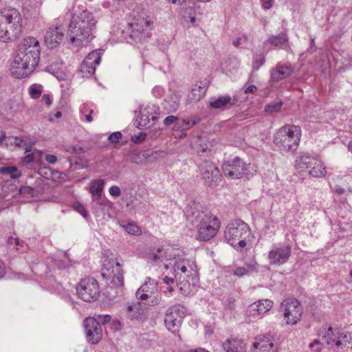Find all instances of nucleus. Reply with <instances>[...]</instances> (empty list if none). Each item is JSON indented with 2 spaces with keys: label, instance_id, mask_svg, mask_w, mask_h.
Instances as JSON below:
<instances>
[{
  "label": "nucleus",
  "instance_id": "nucleus-1",
  "mask_svg": "<svg viewBox=\"0 0 352 352\" xmlns=\"http://www.w3.org/2000/svg\"><path fill=\"white\" fill-rule=\"evenodd\" d=\"M40 53V44L36 38H24L19 46L12 65V74L18 78L28 76L38 65Z\"/></svg>",
  "mask_w": 352,
  "mask_h": 352
},
{
  "label": "nucleus",
  "instance_id": "nucleus-2",
  "mask_svg": "<svg viewBox=\"0 0 352 352\" xmlns=\"http://www.w3.org/2000/svg\"><path fill=\"white\" fill-rule=\"evenodd\" d=\"M93 14L82 11L79 14H74L70 21L68 35L70 41L76 46L86 45L94 38L93 30L96 26Z\"/></svg>",
  "mask_w": 352,
  "mask_h": 352
},
{
  "label": "nucleus",
  "instance_id": "nucleus-3",
  "mask_svg": "<svg viewBox=\"0 0 352 352\" xmlns=\"http://www.w3.org/2000/svg\"><path fill=\"white\" fill-rule=\"evenodd\" d=\"M22 19L15 8H4L0 11V41L7 43L16 39L21 32Z\"/></svg>",
  "mask_w": 352,
  "mask_h": 352
},
{
  "label": "nucleus",
  "instance_id": "nucleus-4",
  "mask_svg": "<svg viewBox=\"0 0 352 352\" xmlns=\"http://www.w3.org/2000/svg\"><path fill=\"white\" fill-rule=\"evenodd\" d=\"M301 129L293 124H286L280 128L274 136V144L281 151H294L298 147Z\"/></svg>",
  "mask_w": 352,
  "mask_h": 352
},
{
  "label": "nucleus",
  "instance_id": "nucleus-5",
  "mask_svg": "<svg viewBox=\"0 0 352 352\" xmlns=\"http://www.w3.org/2000/svg\"><path fill=\"white\" fill-rule=\"evenodd\" d=\"M173 272L179 290L186 295L190 291V285L196 283L197 271L189 261L179 258L174 261Z\"/></svg>",
  "mask_w": 352,
  "mask_h": 352
},
{
  "label": "nucleus",
  "instance_id": "nucleus-6",
  "mask_svg": "<svg viewBox=\"0 0 352 352\" xmlns=\"http://www.w3.org/2000/svg\"><path fill=\"white\" fill-rule=\"evenodd\" d=\"M250 226L243 221L236 219L228 224L224 231L226 241L236 250L247 245L246 239L250 235Z\"/></svg>",
  "mask_w": 352,
  "mask_h": 352
},
{
  "label": "nucleus",
  "instance_id": "nucleus-7",
  "mask_svg": "<svg viewBox=\"0 0 352 352\" xmlns=\"http://www.w3.org/2000/svg\"><path fill=\"white\" fill-rule=\"evenodd\" d=\"M197 217L199 224L197 238L201 241H209L217 234L221 223L216 216L204 212L199 213Z\"/></svg>",
  "mask_w": 352,
  "mask_h": 352
},
{
  "label": "nucleus",
  "instance_id": "nucleus-8",
  "mask_svg": "<svg viewBox=\"0 0 352 352\" xmlns=\"http://www.w3.org/2000/svg\"><path fill=\"white\" fill-rule=\"evenodd\" d=\"M322 340L335 352H344L352 342V333L336 331L329 327L322 336Z\"/></svg>",
  "mask_w": 352,
  "mask_h": 352
},
{
  "label": "nucleus",
  "instance_id": "nucleus-9",
  "mask_svg": "<svg viewBox=\"0 0 352 352\" xmlns=\"http://www.w3.org/2000/svg\"><path fill=\"white\" fill-rule=\"evenodd\" d=\"M201 179L205 185L214 188L221 181V174L217 166L208 160H202L198 166Z\"/></svg>",
  "mask_w": 352,
  "mask_h": 352
},
{
  "label": "nucleus",
  "instance_id": "nucleus-10",
  "mask_svg": "<svg viewBox=\"0 0 352 352\" xmlns=\"http://www.w3.org/2000/svg\"><path fill=\"white\" fill-rule=\"evenodd\" d=\"M101 275L116 287H122L124 285V277L121 265L116 261L105 260L101 270Z\"/></svg>",
  "mask_w": 352,
  "mask_h": 352
},
{
  "label": "nucleus",
  "instance_id": "nucleus-11",
  "mask_svg": "<svg viewBox=\"0 0 352 352\" xmlns=\"http://www.w3.org/2000/svg\"><path fill=\"white\" fill-rule=\"evenodd\" d=\"M280 309L283 312L287 324H296L300 320L302 316V309L298 300L287 298L281 302Z\"/></svg>",
  "mask_w": 352,
  "mask_h": 352
},
{
  "label": "nucleus",
  "instance_id": "nucleus-12",
  "mask_svg": "<svg viewBox=\"0 0 352 352\" xmlns=\"http://www.w3.org/2000/svg\"><path fill=\"white\" fill-rule=\"evenodd\" d=\"M76 292L79 297L85 302L95 300L100 294L98 281L90 277L82 279L76 287Z\"/></svg>",
  "mask_w": 352,
  "mask_h": 352
},
{
  "label": "nucleus",
  "instance_id": "nucleus-13",
  "mask_svg": "<svg viewBox=\"0 0 352 352\" xmlns=\"http://www.w3.org/2000/svg\"><path fill=\"white\" fill-rule=\"evenodd\" d=\"M250 164L236 157L222 165L223 174L231 179H240L249 173Z\"/></svg>",
  "mask_w": 352,
  "mask_h": 352
},
{
  "label": "nucleus",
  "instance_id": "nucleus-14",
  "mask_svg": "<svg viewBox=\"0 0 352 352\" xmlns=\"http://www.w3.org/2000/svg\"><path fill=\"white\" fill-rule=\"evenodd\" d=\"M185 312L184 307L181 305H173L167 309L164 322L168 331L173 333L178 331Z\"/></svg>",
  "mask_w": 352,
  "mask_h": 352
},
{
  "label": "nucleus",
  "instance_id": "nucleus-15",
  "mask_svg": "<svg viewBox=\"0 0 352 352\" xmlns=\"http://www.w3.org/2000/svg\"><path fill=\"white\" fill-rule=\"evenodd\" d=\"M101 60L100 54L98 50L89 53L80 64L79 72L82 77H89L95 73L96 65Z\"/></svg>",
  "mask_w": 352,
  "mask_h": 352
},
{
  "label": "nucleus",
  "instance_id": "nucleus-16",
  "mask_svg": "<svg viewBox=\"0 0 352 352\" xmlns=\"http://www.w3.org/2000/svg\"><path fill=\"white\" fill-rule=\"evenodd\" d=\"M84 326L87 341L93 344L98 343L102 338V329L96 318H87Z\"/></svg>",
  "mask_w": 352,
  "mask_h": 352
},
{
  "label": "nucleus",
  "instance_id": "nucleus-17",
  "mask_svg": "<svg viewBox=\"0 0 352 352\" xmlns=\"http://www.w3.org/2000/svg\"><path fill=\"white\" fill-rule=\"evenodd\" d=\"M291 256V248L289 245L274 247L268 254V260L271 265H282L286 263Z\"/></svg>",
  "mask_w": 352,
  "mask_h": 352
},
{
  "label": "nucleus",
  "instance_id": "nucleus-18",
  "mask_svg": "<svg viewBox=\"0 0 352 352\" xmlns=\"http://www.w3.org/2000/svg\"><path fill=\"white\" fill-rule=\"evenodd\" d=\"M125 313L131 320L143 322L147 319V308L139 301L127 303Z\"/></svg>",
  "mask_w": 352,
  "mask_h": 352
},
{
  "label": "nucleus",
  "instance_id": "nucleus-19",
  "mask_svg": "<svg viewBox=\"0 0 352 352\" xmlns=\"http://www.w3.org/2000/svg\"><path fill=\"white\" fill-rule=\"evenodd\" d=\"M278 347L269 335L258 336L253 343L252 352H277Z\"/></svg>",
  "mask_w": 352,
  "mask_h": 352
},
{
  "label": "nucleus",
  "instance_id": "nucleus-20",
  "mask_svg": "<svg viewBox=\"0 0 352 352\" xmlns=\"http://www.w3.org/2000/svg\"><path fill=\"white\" fill-rule=\"evenodd\" d=\"M158 117L156 115V109L154 106L146 107L144 109H141L138 116V127H151Z\"/></svg>",
  "mask_w": 352,
  "mask_h": 352
},
{
  "label": "nucleus",
  "instance_id": "nucleus-21",
  "mask_svg": "<svg viewBox=\"0 0 352 352\" xmlns=\"http://www.w3.org/2000/svg\"><path fill=\"white\" fill-rule=\"evenodd\" d=\"M63 35V30L61 27L52 26L45 35V43L48 47L54 48L61 43Z\"/></svg>",
  "mask_w": 352,
  "mask_h": 352
},
{
  "label": "nucleus",
  "instance_id": "nucleus-22",
  "mask_svg": "<svg viewBox=\"0 0 352 352\" xmlns=\"http://www.w3.org/2000/svg\"><path fill=\"white\" fill-rule=\"evenodd\" d=\"M274 302L269 299L259 300L251 304L247 310L250 316H256L263 315L269 311L273 307Z\"/></svg>",
  "mask_w": 352,
  "mask_h": 352
},
{
  "label": "nucleus",
  "instance_id": "nucleus-23",
  "mask_svg": "<svg viewBox=\"0 0 352 352\" xmlns=\"http://www.w3.org/2000/svg\"><path fill=\"white\" fill-rule=\"evenodd\" d=\"M236 102V99L230 96H221L218 98H212L210 105L215 109H225L233 106Z\"/></svg>",
  "mask_w": 352,
  "mask_h": 352
},
{
  "label": "nucleus",
  "instance_id": "nucleus-24",
  "mask_svg": "<svg viewBox=\"0 0 352 352\" xmlns=\"http://www.w3.org/2000/svg\"><path fill=\"white\" fill-rule=\"evenodd\" d=\"M157 287L154 281H151V278H148V281H146L137 291L136 297L138 300L144 301L146 297L148 295L153 294L157 291Z\"/></svg>",
  "mask_w": 352,
  "mask_h": 352
},
{
  "label": "nucleus",
  "instance_id": "nucleus-25",
  "mask_svg": "<svg viewBox=\"0 0 352 352\" xmlns=\"http://www.w3.org/2000/svg\"><path fill=\"white\" fill-rule=\"evenodd\" d=\"M206 91V88L201 83L195 85L187 96V103L190 104L199 102L204 97Z\"/></svg>",
  "mask_w": 352,
  "mask_h": 352
},
{
  "label": "nucleus",
  "instance_id": "nucleus-26",
  "mask_svg": "<svg viewBox=\"0 0 352 352\" xmlns=\"http://www.w3.org/2000/svg\"><path fill=\"white\" fill-rule=\"evenodd\" d=\"M315 158L309 155H300L295 162V168L300 173L309 172Z\"/></svg>",
  "mask_w": 352,
  "mask_h": 352
},
{
  "label": "nucleus",
  "instance_id": "nucleus-27",
  "mask_svg": "<svg viewBox=\"0 0 352 352\" xmlns=\"http://www.w3.org/2000/svg\"><path fill=\"white\" fill-rule=\"evenodd\" d=\"M288 41L287 35L285 33H281L276 36H270L268 39L265 41V43H270L273 46L280 47L289 51L290 50V47L288 44Z\"/></svg>",
  "mask_w": 352,
  "mask_h": 352
},
{
  "label": "nucleus",
  "instance_id": "nucleus-28",
  "mask_svg": "<svg viewBox=\"0 0 352 352\" xmlns=\"http://www.w3.org/2000/svg\"><path fill=\"white\" fill-rule=\"evenodd\" d=\"M223 350L226 352H245V344L238 339H228L223 344Z\"/></svg>",
  "mask_w": 352,
  "mask_h": 352
},
{
  "label": "nucleus",
  "instance_id": "nucleus-29",
  "mask_svg": "<svg viewBox=\"0 0 352 352\" xmlns=\"http://www.w3.org/2000/svg\"><path fill=\"white\" fill-rule=\"evenodd\" d=\"M104 180L96 179L94 180L90 184V192L92 195V199L94 201H98L99 204H103L104 200L101 199V193L104 187Z\"/></svg>",
  "mask_w": 352,
  "mask_h": 352
},
{
  "label": "nucleus",
  "instance_id": "nucleus-30",
  "mask_svg": "<svg viewBox=\"0 0 352 352\" xmlns=\"http://www.w3.org/2000/svg\"><path fill=\"white\" fill-rule=\"evenodd\" d=\"M308 173L313 177H323L327 174V170L324 164L315 158Z\"/></svg>",
  "mask_w": 352,
  "mask_h": 352
},
{
  "label": "nucleus",
  "instance_id": "nucleus-31",
  "mask_svg": "<svg viewBox=\"0 0 352 352\" xmlns=\"http://www.w3.org/2000/svg\"><path fill=\"white\" fill-rule=\"evenodd\" d=\"M120 226L130 234L138 236L142 233L140 228L133 221H128L126 223L120 224Z\"/></svg>",
  "mask_w": 352,
  "mask_h": 352
},
{
  "label": "nucleus",
  "instance_id": "nucleus-32",
  "mask_svg": "<svg viewBox=\"0 0 352 352\" xmlns=\"http://www.w3.org/2000/svg\"><path fill=\"white\" fill-rule=\"evenodd\" d=\"M162 300V296L159 290L155 292L153 294L148 295L145 298V304L147 305L155 306L159 305Z\"/></svg>",
  "mask_w": 352,
  "mask_h": 352
},
{
  "label": "nucleus",
  "instance_id": "nucleus-33",
  "mask_svg": "<svg viewBox=\"0 0 352 352\" xmlns=\"http://www.w3.org/2000/svg\"><path fill=\"white\" fill-rule=\"evenodd\" d=\"M150 21L142 19L140 21V22H135L131 24V27L133 28V32L136 31L138 33L142 34L146 28L150 27Z\"/></svg>",
  "mask_w": 352,
  "mask_h": 352
},
{
  "label": "nucleus",
  "instance_id": "nucleus-34",
  "mask_svg": "<svg viewBox=\"0 0 352 352\" xmlns=\"http://www.w3.org/2000/svg\"><path fill=\"white\" fill-rule=\"evenodd\" d=\"M0 173L3 175H9L12 179L19 177L21 174L15 166H3L0 168Z\"/></svg>",
  "mask_w": 352,
  "mask_h": 352
},
{
  "label": "nucleus",
  "instance_id": "nucleus-35",
  "mask_svg": "<svg viewBox=\"0 0 352 352\" xmlns=\"http://www.w3.org/2000/svg\"><path fill=\"white\" fill-rule=\"evenodd\" d=\"M279 74L283 78H285L292 75L293 73V69L289 66L286 65H277L276 67Z\"/></svg>",
  "mask_w": 352,
  "mask_h": 352
},
{
  "label": "nucleus",
  "instance_id": "nucleus-36",
  "mask_svg": "<svg viewBox=\"0 0 352 352\" xmlns=\"http://www.w3.org/2000/svg\"><path fill=\"white\" fill-rule=\"evenodd\" d=\"M265 59L263 55H256L252 62V70L254 72L258 70L260 67L265 63Z\"/></svg>",
  "mask_w": 352,
  "mask_h": 352
},
{
  "label": "nucleus",
  "instance_id": "nucleus-37",
  "mask_svg": "<svg viewBox=\"0 0 352 352\" xmlns=\"http://www.w3.org/2000/svg\"><path fill=\"white\" fill-rule=\"evenodd\" d=\"M282 105L283 103L280 101L275 103L269 104L265 107V111L269 113L278 112L280 110Z\"/></svg>",
  "mask_w": 352,
  "mask_h": 352
},
{
  "label": "nucleus",
  "instance_id": "nucleus-38",
  "mask_svg": "<svg viewBox=\"0 0 352 352\" xmlns=\"http://www.w3.org/2000/svg\"><path fill=\"white\" fill-rule=\"evenodd\" d=\"M42 92L41 86L32 85L29 88V94L32 98H38Z\"/></svg>",
  "mask_w": 352,
  "mask_h": 352
},
{
  "label": "nucleus",
  "instance_id": "nucleus-39",
  "mask_svg": "<svg viewBox=\"0 0 352 352\" xmlns=\"http://www.w3.org/2000/svg\"><path fill=\"white\" fill-rule=\"evenodd\" d=\"M254 270H255V267L253 265H248V269H246L244 267H239L236 268L234 271V274L238 276H243L247 274L248 270L252 271Z\"/></svg>",
  "mask_w": 352,
  "mask_h": 352
},
{
  "label": "nucleus",
  "instance_id": "nucleus-40",
  "mask_svg": "<svg viewBox=\"0 0 352 352\" xmlns=\"http://www.w3.org/2000/svg\"><path fill=\"white\" fill-rule=\"evenodd\" d=\"M94 318H96V321L101 326V324H105L109 322L111 320V316L109 314L106 315H95Z\"/></svg>",
  "mask_w": 352,
  "mask_h": 352
},
{
  "label": "nucleus",
  "instance_id": "nucleus-41",
  "mask_svg": "<svg viewBox=\"0 0 352 352\" xmlns=\"http://www.w3.org/2000/svg\"><path fill=\"white\" fill-rule=\"evenodd\" d=\"M309 348L314 352H320L322 350V344L318 340H314L309 344Z\"/></svg>",
  "mask_w": 352,
  "mask_h": 352
},
{
  "label": "nucleus",
  "instance_id": "nucleus-42",
  "mask_svg": "<svg viewBox=\"0 0 352 352\" xmlns=\"http://www.w3.org/2000/svg\"><path fill=\"white\" fill-rule=\"evenodd\" d=\"M122 138V133L119 131L112 133L108 137V140L113 143L118 142Z\"/></svg>",
  "mask_w": 352,
  "mask_h": 352
},
{
  "label": "nucleus",
  "instance_id": "nucleus-43",
  "mask_svg": "<svg viewBox=\"0 0 352 352\" xmlns=\"http://www.w3.org/2000/svg\"><path fill=\"white\" fill-rule=\"evenodd\" d=\"M271 78L274 82H278L283 79L276 68L271 70Z\"/></svg>",
  "mask_w": 352,
  "mask_h": 352
},
{
  "label": "nucleus",
  "instance_id": "nucleus-44",
  "mask_svg": "<svg viewBox=\"0 0 352 352\" xmlns=\"http://www.w3.org/2000/svg\"><path fill=\"white\" fill-rule=\"evenodd\" d=\"M109 194L113 197H119L121 195V190L117 186H113L109 188Z\"/></svg>",
  "mask_w": 352,
  "mask_h": 352
},
{
  "label": "nucleus",
  "instance_id": "nucleus-45",
  "mask_svg": "<svg viewBox=\"0 0 352 352\" xmlns=\"http://www.w3.org/2000/svg\"><path fill=\"white\" fill-rule=\"evenodd\" d=\"M75 209L85 218L87 217V212L85 207L80 204H75Z\"/></svg>",
  "mask_w": 352,
  "mask_h": 352
},
{
  "label": "nucleus",
  "instance_id": "nucleus-46",
  "mask_svg": "<svg viewBox=\"0 0 352 352\" xmlns=\"http://www.w3.org/2000/svg\"><path fill=\"white\" fill-rule=\"evenodd\" d=\"M13 139H14V142H11V144H13L16 146L21 147V148L23 147V144L25 143V142L26 140V139L25 138H19L15 137Z\"/></svg>",
  "mask_w": 352,
  "mask_h": 352
},
{
  "label": "nucleus",
  "instance_id": "nucleus-47",
  "mask_svg": "<svg viewBox=\"0 0 352 352\" xmlns=\"http://www.w3.org/2000/svg\"><path fill=\"white\" fill-rule=\"evenodd\" d=\"M177 120L178 118L177 116H168L164 120V124L166 126H169Z\"/></svg>",
  "mask_w": 352,
  "mask_h": 352
},
{
  "label": "nucleus",
  "instance_id": "nucleus-48",
  "mask_svg": "<svg viewBox=\"0 0 352 352\" xmlns=\"http://www.w3.org/2000/svg\"><path fill=\"white\" fill-rule=\"evenodd\" d=\"M146 138V133L141 132L138 135L133 136L131 140L135 143L141 142Z\"/></svg>",
  "mask_w": 352,
  "mask_h": 352
},
{
  "label": "nucleus",
  "instance_id": "nucleus-49",
  "mask_svg": "<svg viewBox=\"0 0 352 352\" xmlns=\"http://www.w3.org/2000/svg\"><path fill=\"white\" fill-rule=\"evenodd\" d=\"M178 125V127H181L182 128L183 130H187L188 129H190V127H192V126L190 125V119H184L182 120V125H179V124H177Z\"/></svg>",
  "mask_w": 352,
  "mask_h": 352
},
{
  "label": "nucleus",
  "instance_id": "nucleus-50",
  "mask_svg": "<svg viewBox=\"0 0 352 352\" xmlns=\"http://www.w3.org/2000/svg\"><path fill=\"white\" fill-rule=\"evenodd\" d=\"M71 149H72V153L75 154H82L85 152V150L83 147L78 145L71 146Z\"/></svg>",
  "mask_w": 352,
  "mask_h": 352
},
{
  "label": "nucleus",
  "instance_id": "nucleus-51",
  "mask_svg": "<svg viewBox=\"0 0 352 352\" xmlns=\"http://www.w3.org/2000/svg\"><path fill=\"white\" fill-rule=\"evenodd\" d=\"M340 227L344 230L352 229V223H349L346 219H343V221H340Z\"/></svg>",
  "mask_w": 352,
  "mask_h": 352
},
{
  "label": "nucleus",
  "instance_id": "nucleus-52",
  "mask_svg": "<svg viewBox=\"0 0 352 352\" xmlns=\"http://www.w3.org/2000/svg\"><path fill=\"white\" fill-rule=\"evenodd\" d=\"M45 160L48 163L54 164H55L56 162L57 158H56V157L55 155L49 154V155H47L45 156Z\"/></svg>",
  "mask_w": 352,
  "mask_h": 352
},
{
  "label": "nucleus",
  "instance_id": "nucleus-53",
  "mask_svg": "<svg viewBox=\"0 0 352 352\" xmlns=\"http://www.w3.org/2000/svg\"><path fill=\"white\" fill-rule=\"evenodd\" d=\"M197 153L200 155H204V153L208 154L210 153V151L208 150L207 147H204L201 145H200V147L197 150Z\"/></svg>",
  "mask_w": 352,
  "mask_h": 352
},
{
  "label": "nucleus",
  "instance_id": "nucleus-54",
  "mask_svg": "<svg viewBox=\"0 0 352 352\" xmlns=\"http://www.w3.org/2000/svg\"><path fill=\"white\" fill-rule=\"evenodd\" d=\"M22 148L25 149L26 153L30 152L32 150V144L28 142L26 140Z\"/></svg>",
  "mask_w": 352,
  "mask_h": 352
},
{
  "label": "nucleus",
  "instance_id": "nucleus-55",
  "mask_svg": "<svg viewBox=\"0 0 352 352\" xmlns=\"http://www.w3.org/2000/svg\"><path fill=\"white\" fill-rule=\"evenodd\" d=\"M256 89H257L256 87L254 85H252L248 86L245 89L244 92L245 94H254L256 91Z\"/></svg>",
  "mask_w": 352,
  "mask_h": 352
},
{
  "label": "nucleus",
  "instance_id": "nucleus-56",
  "mask_svg": "<svg viewBox=\"0 0 352 352\" xmlns=\"http://www.w3.org/2000/svg\"><path fill=\"white\" fill-rule=\"evenodd\" d=\"M272 0H262V6L265 9H270L272 8Z\"/></svg>",
  "mask_w": 352,
  "mask_h": 352
},
{
  "label": "nucleus",
  "instance_id": "nucleus-57",
  "mask_svg": "<svg viewBox=\"0 0 352 352\" xmlns=\"http://www.w3.org/2000/svg\"><path fill=\"white\" fill-rule=\"evenodd\" d=\"M42 100L48 107L52 104V100L49 94H44L42 96Z\"/></svg>",
  "mask_w": 352,
  "mask_h": 352
},
{
  "label": "nucleus",
  "instance_id": "nucleus-58",
  "mask_svg": "<svg viewBox=\"0 0 352 352\" xmlns=\"http://www.w3.org/2000/svg\"><path fill=\"white\" fill-rule=\"evenodd\" d=\"M33 161H34V155L32 153L28 154L23 157V162L25 163L28 164V163L32 162Z\"/></svg>",
  "mask_w": 352,
  "mask_h": 352
},
{
  "label": "nucleus",
  "instance_id": "nucleus-59",
  "mask_svg": "<svg viewBox=\"0 0 352 352\" xmlns=\"http://www.w3.org/2000/svg\"><path fill=\"white\" fill-rule=\"evenodd\" d=\"M189 119L190 120V125L192 126H195V124H197L200 121V118L199 117H197V116L192 117V118H190Z\"/></svg>",
  "mask_w": 352,
  "mask_h": 352
},
{
  "label": "nucleus",
  "instance_id": "nucleus-60",
  "mask_svg": "<svg viewBox=\"0 0 352 352\" xmlns=\"http://www.w3.org/2000/svg\"><path fill=\"white\" fill-rule=\"evenodd\" d=\"M6 273V268L3 262L0 260V278H2Z\"/></svg>",
  "mask_w": 352,
  "mask_h": 352
},
{
  "label": "nucleus",
  "instance_id": "nucleus-61",
  "mask_svg": "<svg viewBox=\"0 0 352 352\" xmlns=\"http://www.w3.org/2000/svg\"><path fill=\"white\" fill-rule=\"evenodd\" d=\"M94 113V110L93 109H91L89 111V114H86L85 115V120L89 122H91L92 120H93V118L91 116V114Z\"/></svg>",
  "mask_w": 352,
  "mask_h": 352
},
{
  "label": "nucleus",
  "instance_id": "nucleus-62",
  "mask_svg": "<svg viewBox=\"0 0 352 352\" xmlns=\"http://www.w3.org/2000/svg\"><path fill=\"white\" fill-rule=\"evenodd\" d=\"M241 38L238 37L232 41V44L235 47H239L241 45Z\"/></svg>",
  "mask_w": 352,
  "mask_h": 352
},
{
  "label": "nucleus",
  "instance_id": "nucleus-63",
  "mask_svg": "<svg viewBox=\"0 0 352 352\" xmlns=\"http://www.w3.org/2000/svg\"><path fill=\"white\" fill-rule=\"evenodd\" d=\"M335 191L338 195H342L345 192L344 189L339 186L335 187Z\"/></svg>",
  "mask_w": 352,
  "mask_h": 352
},
{
  "label": "nucleus",
  "instance_id": "nucleus-64",
  "mask_svg": "<svg viewBox=\"0 0 352 352\" xmlns=\"http://www.w3.org/2000/svg\"><path fill=\"white\" fill-rule=\"evenodd\" d=\"M163 280L164 281L165 283H166L168 285L174 282V279L173 278H170L168 276H165L163 278Z\"/></svg>",
  "mask_w": 352,
  "mask_h": 352
}]
</instances>
